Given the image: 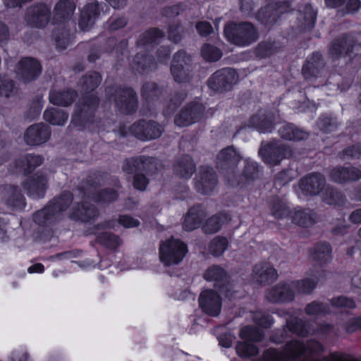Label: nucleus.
Masks as SVG:
<instances>
[{
    "mask_svg": "<svg viewBox=\"0 0 361 361\" xmlns=\"http://www.w3.org/2000/svg\"><path fill=\"white\" fill-rule=\"evenodd\" d=\"M204 278L207 281L215 282V287L228 298L233 296L231 285L226 280V273L221 267L214 265L206 270Z\"/></svg>",
    "mask_w": 361,
    "mask_h": 361,
    "instance_id": "obj_11",
    "label": "nucleus"
},
{
    "mask_svg": "<svg viewBox=\"0 0 361 361\" xmlns=\"http://www.w3.org/2000/svg\"><path fill=\"white\" fill-rule=\"evenodd\" d=\"M305 312L310 315H319L329 313V310L323 303L314 301L306 306Z\"/></svg>",
    "mask_w": 361,
    "mask_h": 361,
    "instance_id": "obj_54",
    "label": "nucleus"
},
{
    "mask_svg": "<svg viewBox=\"0 0 361 361\" xmlns=\"http://www.w3.org/2000/svg\"><path fill=\"white\" fill-rule=\"evenodd\" d=\"M258 169L257 164L255 162L245 160V166L243 173V178L246 181L253 180L257 175Z\"/></svg>",
    "mask_w": 361,
    "mask_h": 361,
    "instance_id": "obj_57",
    "label": "nucleus"
},
{
    "mask_svg": "<svg viewBox=\"0 0 361 361\" xmlns=\"http://www.w3.org/2000/svg\"><path fill=\"white\" fill-rule=\"evenodd\" d=\"M118 223L125 228H133L136 227L140 224L137 219H133V217L128 215L120 216L118 219Z\"/></svg>",
    "mask_w": 361,
    "mask_h": 361,
    "instance_id": "obj_63",
    "label": "nucleus"
},
{
    "mask_svg": "<svg viewBox=\"0 0 361 361\" xmlns=\"http://www.w3.org/2000/svg\"><path fill=\"white\" fill-rule=\"evenodd\" d=\"M228 245V243L226 238L217 236L210 242L209 250L212 255L218 257L225 252Z\"/></svg>",
    "mask_w": 361,
    "mask_h": 361,
    "instance_id": "obj_46",
    "label": "nucleus"
},
{
    "mask_svg": "<svg viewBox=\"0 0 361 361\" xmlns=\"http://www.w3.org/2000/svg\"><path fill=\"white\" fill-rule=\"evenodd\" d=\"M129 130L137 138L146 141L159 137L163 128L155 121L142 120L134 123Z\"/></svg>",
    "mask_w": 361,
    "mask_h": 361,
    "instance_id": "obj_5",
    "label": "nucleus"
},
{
    "mask_svg": "<svg viewBox=\"0 0 361 361\" xmlns=\"http://www.w3.org/2000/svg\"><path fill=\"white\" fill-rule=\"evenodd\" d=\"M163 37L164 34L161 30L157 28L150 29L140 37V43L145 45L147 44L157 42L159 39L162 38Z\"/></svg>",
    "mask_w": 361,
    "mask_h": 361,
    "instance_id": "obj_52",
    "label": "nucleus"
},
{
    "mask_svg": "<svg viewBox=\"0 0 361 361\" xmlns=\"http://www.w3.org/2000/svg\"><path fill=\"white\" fill-rule=\"evenodd\" d=\"M265 298L271 302H288L294 299L295 293L290 283H280L269 288Z\"/></svg>",
    "mask_w": 361,
    "mask_h": 361,
    "instance_id": "obj_20",
    "label": "nucleus"
},
{
    "mask_svg": "<svg viewBox=\"0 0 361 361\" xmlns=\"http://www.w3.org/2000/svg\"><path fill=\"white\" fill-rule=\"evenodd\" d=\"M50 16V7L44 4H38L28 8L25 15V20L32 26L43 27L49 21Z\"/></svg>",
    "mask_w": 361,
    "mask_h": 361,
    "instance_id": "obj_13",
    "label": "nucleus"
},
{
    "mask_svg": "<svg viewBox=\"0 0 361 361\" xmlns=\"http://www.w3.org/2000/svg\"><path fill=\"white\" fill-rule=\"evenodd\" d=\"M266 7L262 8L259 12V17H262L266 23L275 21L280 14L286 12L289 7L288 0H271Z\"/></svg>",
    "mask_w": 361,
    "mask_h": 361,
    "instance_id": "obj_23",
    "label": "nucleus"
},
{
    "mask_svg": "<svg viewBox=\"0 0 361 361\" xmlns=\"http://www.w3.org/2000/svg\"><path fill=\"white\" fill-rule=\"evenodd\" d=\"M332 180L338 183L355 181L361 178V171L353 166H339L334 168L330 172Z\"/></svg>",
    "mask_w": 361,
    "mask_h": 361,
    "instance_id": "obj_24",
    "label": "nucleus"
},
{
    "mask_svg": "<svg viewBox=\"0 0 361 361\" xmlns=\"http://www.w3.org/2000/svg\"><path fill=\"white\" fill-rule=\"evenodd\" d=\"M231 216L226 213H219L208 219L203 226L205 233H214L217 232L223 224L231 221Z\"/></svg>",
    "mask_w": 361,
    "mask_h": 361,
    "instance_id": "obj_39",
    "label": "nucleus"
},
{
    "mask_svg": "<svg viewBox=\"0 0 361 361\" xmlns=\"http://www.w3.org/2000/svg\"><path fill=\"white\" fill-rule=\"evenodd\" d=\"M323 66L322 56L319 53H314L303 66L302 73L305 78L316 76L319 69Z\"/></svg>",
    "mask_w": 361,
    "mask_h": 361,
    "instance_id": "obj_41",
    "label": "nucleus"
},
{
    "mask_svg": "<svg viewBox=\"0 0 361 361\" xmlns=\"http://www.w3.org/2000/svg\"><path fill=\"white\" fill-rule=\"evenodd\" d=\"M238 355L242 357L255 356L258 353V348L247 341L238 342L235 347Z\"/></svg>",
    "mask_w": 361,
    "mask_h": 361,
    "instance_id": "obj_48",
    "label": "nucleus"
},
{
    "mask_svg": "<svg viewBox=\"0 0 361 361\" xmlns=\"http://www.w3.org/2000/svg\"><path fill=\"white\" fill-rule=\"evenodd\" d=\"M72 201V194L63 192L60 197L54 198L44 209L37 212L33 216L34 221L39 225L51 223L69 207Z\"/></svg>",
    "mask_w": 361,
    "mask_h": 361,
    "instance_id": "obj_2",
    "label": "nucleus"
},
{
    "mask_svg": "<svg viewBox=\"0 0 361 361\" xmlns=\"http://www.w3.org/2000/svg\"><path fill=\"white\" fill-rule=\"evenodd\" d=\"M184 99H185V95L183 94L175 95L167 103L166 108L164 111V114H166V115L171 114L177 109V107L181 104V102L183 101Z\"/></svg>",
    "mask_w": 361,
    "mask_h": 361,
    "instance_id": "obj_60",
    "label": "nucleus"
},
{
    "mask_svg": "<svg viewBox=\"0 0 361 361\" xmlns=\"http://www.w3.org/2000/svg\"><path fill=\"white\" fill-rule=\"evenodd\" d=\"M161 91L154 82L145 83L142 90V95L147 100H153L159 96Z\"/></svg>",
    "mask_w": 361,
    "mask_h": 361,
    "instance_id": "obj_53",
    "label": "nucleus"
},
{
    "mask_svg": "<svg viewBox=\"0 0 361 361\" xmlns=\"http://www.w3.org/2000/svg\"><path fill=\"white\" fill-rule=\"evenodd\" d=\"M259 153L264 162L274 166L279 164L284 158L290 156L291 151L280 142H273L261 149Z\"/></svg>",
    "mask_w": 361,
    "mask_h": 361,
    "instance_id": "obj_9",
    "label": "nucleus"
},
{
    "mask_svg": "<svg viewBox=\"0 0 361 361\" xmlns=\"http://www.w3.org/2000/svg\"><path fill=\"white\" fill-rule=\"evenodd\" d=\"M279 133L282 138L292 141L303 140L309 136L307 131L290 123L282 125Z\"/></svg>",
    "mask_w": 361,
    "mask_h": 361,
    "instance_id": "obj_35",
    "label": "nucleus"
},
{
    "mask_svg": "<svg viewBox=\"0 0 361 361\" xmlns=\"http://www.w3.org/2000/svg\"><path fill=\"white\" fill-rule=\"evenodd\" d=\"M195 169L193 160L188 155L179 158L173 166L175 174L184 179L190 178L194 173Z\"/></svg>",
    "mask_w": 361,
    "mask_h": 361,
    "instance_id": "obj_34",
    "label": "nucleus"
},
{
    "mask_svg": "<svg viewBox=\"0 0 361 361\" xmlns=\"http://www.w3.org/2000/svg\"><path fill=\"white\" fill-rule=\"evenodd\" d=\"M154 164L152 157H139L125 160L123 170L127 173H137L138 171H149Z\"/></svg>",
    "mask_w": 361,
    "mask_h": 361,
    "instance_id": "obj_26",
    "label": "nucleus"
},
{
    "mask_svg": "<svg viewBox=\"0 0 361 361\" xmlns=\"http://www.w3.org/2000/svg\"><path fill=\"white\" fill-rule=\"evenodd\" d=\"M101 81L102 77L98 73H89L81 80L82 89L85 92L92 91L100 84Z\"/></svg>",
    "mask_w": 361,
    "mask_h": 361,
    "instance_id": "obj_44",
    "label": "nucleus"
},
{
    "mask_svg": "<svg viewBox=\"0 0 361 361\" xmlns=\"http://www.w3.org/2000/svg\"><path fill=\"white\" fill-rule=\"evenodd\" d=\"M325 178L320 173H310L300 180L299 188L304 195H317L323 190Z\"/></svg>",
    "mask_w": 361,
    "mask_h": 361,
    "instance_id": "obj_16",
    "label": "nucleus"
},
{
    "mask_svg": "<svg viewBox=\"0 0 361 361\" xmlns=\"http://www.w3.org/2000/svg\"><path fill=\"white\" fill-rule=\"evenodd\" d=\"M312 276L313 279L306 278L290 282L295 295L296 294H310L312 292L316 287L317 281L322 276V274H314Z\"/></svg>",
    "mask_w": 361,
    "mask_h": 361,
    "instance_id": "obj_36",
    "label": "nucleus"
},
{
    "mask_svg": "<svg viewBox=\"0 0 361 361\" xmlns=\"http://www.w3.org/2000/svg\"><path fill=\"white\" fill-rule=\"evenodd\" d=\"M75 9V5L72 0H60L54 10V23H63L69 20Z\"/></svg>",
    "mask_w": 361,
    "mask_h": 361,
    "instance_id": "obj_31",
    "label": "nucleus"
},
{
    "mask_svg": "<svg viewBox=\"0 0 361 361\" xmlns=\"http://www.w3.org/2000/svg\"><path fill=\"white\" fill-rule=\"evenodd\" d=\"M216 183L217 178L214 170L207 166L201 167L195 180L197 191L202 194H209L214 189Z\"/></svg>",
    "mask_w": 361,
    "mask_h": 361,
    "instance_id": "obj_19",
    "label": "nucleus"
},
{
    "mask_svg": "<svg viewBox=\"0 0 361 361\" xmlns=\"http://www.w3.org/2000/svg\"><path fill=\"white\" fill-rule=\"evenodd\" d=\"M187 252V245L180 240L174 238L162 242L159 246V258L165 266L179 264Z\"/></svg>",
    "mask_w": 361,
    "mask_h": 361,
    "instance_id": "obj_3",
    "label": "nucleus"
},
{
    "mask_svg": "<svg viewBox=\"0 0 361 361\" xmlns=\"http://www.w3.org/2000/svg\"><path fill=\"white\" fill-rule=\"evenodd\" d=\"M115 103L119 110L123 114H132L137 107V99L135 92L130 88L116 90Z\"/></svg>",
    "mask_w": 361,
    "mask_h": 361,
    "instance_id": "obj_15",
    "label": "nucleus"
},
{
    "mask_svg": "<svg viewBox=\"0 0 361 361\" xmlns=\"http://www.w3.org/2000/svg\"><path fill=\"white\" fill-rule=\"evenodd\" d=\"M331 247L327 243H320L310 251V257L318 264L326 263L331 259Z\"/></svg>",
    "mask_w": 361,
    "mask_h": 361,
    "instance_id": "obj_38",
    "label": "nucleus"
},
{
    "mask_svg": "<svg viewBox=\"0 0 361 361\" xmlns=\"http://www.w3.org/2000/svg\"><path fill=\"white\" fill-rule=\"evenodd\" d=\"M252 318L257 324L264 328L270 327L273 322L271 317L259 311L252 312Z\"/></svg>",
    "mask_w": 361,
    "mask_h": 361,
    "instance_id": "obj_58",
    "label": "nucleus"
},
{
    "mask_svg": "<svg viewBox=\"0 0 361 361\" xmlns=\"http://www.w3.org/2000/svg\"><path fill=\"white\" fill-rule=\"evenodd\" d=\"M99 99L94 94L85 95L82 102L77 104L75 114L73 115L71 123L74 126H80L87 116L90 115L98 106Z\"/></svg>",
    "mask_w": 361,
    "mask_h": 361,
    "instance_id": "obj_14",
    "label": "nucleus"
},
{
    "mask_svg": "<svg viewBox=\"0 0 361 361\" xmlns=\"http://www.w3.org/2000/svg\"><path fill=\"white\" fill-rule=\"evenodd\" d=\"M341 157H350L351 159H359L361 158V144L353 145L345 149Z\"/></svg>",
    "mask_w": 361,
    "mask_h": 361,
    "instance_id": "obj_61",
    "label": "nucleus"
},
{
    "mask_svg": "<svg viewBox=\"0 0 361 361\" xmlns=\"http://www.w3.org/2000/svg\"><path fill=\"white\" fill-rule=\"evenodd\" d=\"M42 71L38 61L32 57L22 59L16 65L15 72L19 80L25 82L36 79Z\"/></svg>",
    "mask_w": 361,
    "mask_h": 361,
    "instance_id": "obj_8",
    "label": "nucleus"
},
{
    "mask_svg": "<svg viewBox=\"0 0 361 361\" xmlns=\"http://www.w3.org/2000/svg\"><path fill=\"white\" fill-rule=\"evenodd\" d=\"M199 304L202 311L210 316H217L221 311V298L212 290L202 292L199 298Z\"/></svg>",
    "mask_w": 361,
    "mask_h": 361,
    "instance_id": "obj_18",
    "label": "nucleus"
},
{
    "mask_svg": "<svg viewBox=\"0 0 361 361\" xmlns=\"http://www.w3.org/2000/svg\"><path fill=\"white\" fill-rule=\"evenodd\" d=\"M147 183L148 181L144 175L140 173H136L135 175L133 185L136 189L144 190H145Z\"/></svg>",
    "mask_w": 361,
    "mask_h": 361,
    "instance_id": "obj_64",
    "label": "nucleus"
},
{
    "mask_svg": "<svg viewBox=\"0 0 361 361\" xmlns=\"http://www.w3.org/2000/svg\"><path fill=\"white\" fill-rule=\"evenodd\" d=\"M270 209L272 216L276 219L289 217L291 212L286 202L279 197H274L272 199L270 202Z\"/></svg>",
    "mask_w": 361,
    "mask_h": 361,
    "instance_id": "obj_42",
    "label": "nucleus"
},
{
    "mask_svg": "<svg viewBox=\"0 0 361 361\" xmlns=\"http://www.w3.org/2000/svg\"><path fill=\"white\" fill-rule=\"evenodd\" d=\"M240 336L246 341H259L263 337L262 331L256 327L250 326L242 328L240 331Z\"/></svg>",
    "mask_w": 361,
    "mask_h": 361,
    "instance_id": "obj_47",
    "label": "nucleus"
},
{
    "mask_svg": "<svg viewBox=\"0 0 361 361\" xmlns=\"http://www.w3.org/2000/svg\"><path fill=\"white\" fill-rule=\"evenodd\" d=\"M50 135V128L40 123L30 126L25 133L24 139L27 145L35 146L46 142Z\"/></svg>",
    "mask_w": 361,
    "mask_h": 361,
    "instance_id": "obj_17",
    "label": "nucleus"
},
{
    "mask_svg": "<svg viewBox=\"0 0 361 361\" xmlns=\"http://www.w3.org/2000/svg\"><path fill=\"white\" fill-rule=\"evenodd\" d=\"M289 218L293 224L302 227H310L317 221V214L314 211L301 207L291 210Z\"/></svg>",
    "mask_w": 361,
    "mask_h": 361,
    "instance_id": "obj_27",
    "label": "nucleus"
},
{
    "mask_svg": "<svg viewBox=\"0 0 361 361\" xmlns=\"http://www.w3.org/2000/svg\"><path fill=\"white\" fill-rule=\"evenodd\" d=\"M287 326L290 331L302 336H305L310 333V329L305 326L300 320H295V322L293 320H288Z\"/></svg>",
    "mask_w": 361,
    "mask_h": 361,
    "instance_id": "obj_55",
    "label": "nucleus"
},
{
    "mask_svg": "<svg viewBox=\"0 0 361 361\" xmlns=\"http://www.w3.org/2000/svg\"><path fill=\"white\" fill-rule=\"evenodd\" d=\"M206 216V212L200 205L191 207L185 216L183 227L186 231H193L198 228Z\"/></svg>",
    "mask_w": 361,
    "mask_h": 361,
    "instance_id": "obj_30",
    "label": "nucleus"
},
{
    "mask_svg": "<svg viewBox=\"0 0 361 361\" xmlns=\"http://www.w3.org/2000/svg\"><path fill=\"white\" fill-rule=\"evenodd\" d=\"M252 276L259 283H265L275 280L277 277L276 269L268 263L256 264L252 271Z\"/></svg>",
    "mask_w": 361,
    "mask_h": 361,
    "instance_id": "obj_32",
    "label": "nucleus"
},
{
    "mask_svg": "<svg viewBox=\"0 0 361 361\" xmlns=\"http://www.w3.org/2000/svg\"><path fill=\"white\" fill-rule=\"evenodd\" d=\"M97 240L100 243L111 249H116L121 243V240L117 235L108 232L99 234L97 236Z\"/></svg>",
    "mask_w": 361,
    "mask_h": 361,
    "instance_id": "obj_49",
    "label": "nucleus"
},
{
    "mask_svg": "<svg viewBox=\"0 0 361 361\" xmlns=\"http://www.w3.org/2000/svg\"><path fill=\"white\" fill-rule=\"evenodd\" d=\"M331 304L332 307L336 308L353 309L355 307L354 300L345 296H339L333 298L331 301Z\"/></svg>",
    "mask_w": 361,
    "mask_h": 361,
    "instance_id": "obj_56",
    "label": "nucleus"
},
{
    "mask_svg": "<svg viewBox=\"0 0 361 361\" xmlns=\"http://www.w3.org/2000/svg\"><path fill=\"white\" fill-rule=\"evenodd\" d=\"M75 97V91L52 90L49 92V99L54 105L67 106L73 103Z\"/></svg>",
    "mask_w": 361,
    "mask_h": 361,
    "instance_id": "obj_37",
    "label": "nucleus"
},
{
    "mask_svg": "<svg viewBox=\"0 0 361 361\" xmlns=\"http://www.w3.org/2000/svg\"><path fill=\"white\" fill-rule=\"evenodd\" d=\"M42 162L43 158L40 155L27 154L16 161L12 171L14 173H30L37 166L41 165Z\"/></svg>",
    "mask_w": 361,
    "mask_h": 361,
    "instance_id": "obj_28",
    "label": "nucleus"
},
{
    "mask_svg": "<svg viewBox=\"0 0 361 361\" xmlns=\"http://www.w3.org/2000/svg\"><path fill=\"white\" fill-rule=\"evenodd\" d=\"M97 215V211L95 207L87 202H85L81 206L78 204L73 207L69 217L72 219L88 222L94 219Z\"/></svg>",
    "mask_w": 361,
    "mask_h": 361,
    "instance_id": "obj_33",
    "label": "nucleus"
},
{
    "mask_svg": "<svg viewBox=\"0 0 361 361\" xmlns=\"http://www.w3.org/2000/svg\"><path fill=\"white\" fill-rule=\"evenodd\" d=\"M202 57L209 61H216L221 57V51L210 44H204L201 50Z\"/></svg>",
    "mask_w": 361,
    "mask_h": 361,
    "instance_id": "obj_51",
    "label": "nucleus"
},
{
    "mask_svg": "<svg viewBox=\"0 0 361 361\" xmlns=\"http://www.w3.org/2000/svg\"><path fill=\"white\" fill-rule=\"evenodd\" d=\"M14 92V85L12 80L0 77V95L6 97H10Z\"/></svg>",
    "mask_w": 361,
    "mask_h": 361,
    "instance_id": "obj_59",
    "label": "nucleus"
},
{
    "mask_svg": "<svg viewBox=\"0 0 361 361\" xmlns=\"http://www.w3.org/2000/svg\"><path fill=\"white\" fill-rule=\"evenodd\" d=\"M204 107L199 102H192L187 105L176 116L174 122L179 127L188 126L199 121L204 114Z\"/></svg>",
    "mask_w": 361,
    "mask_h": 361,
    "instance_id": "obj_10",
    "label": "nucleus"
},
{
    "mask_svg": "<svg viewBox=\"0 0 361 361\" xmlns=\"http://www.w3.org/2000/svg\"><path fill=\"white\" fill-rule=\"evenodd\" d=\"M307 350L310 353H317L322 350V346L315 341H309L306 346L298 341H292L286 345L282 351L275 349L266 350L263 353V361L293 360L302 355Z\"/></svg>",
    "mask_w": 361,
    "mask_h": 361,
    "instance_id": "obj_1",
    "label": "nucleus"
},
{
    "mask_svg": "<svg viewBox=\"0 0 361 361\" xmlns=\"http://www.w3.org/2000/svg\"><path fill=\"white\" fill-rule=\"evenodd\" d=\"M92 186L90 187V189L85 188V190L88 191H85L84 194L96 202H111L118 197V194L114 190H106L102 193L95 195L94 193H92Z\"/></svg>",
    "mask_w": 361,
    "mask_h": 361,
    "instance_id": "obj_43",
    "label": "nucleus"
},
{
    "mask_svg": "<svg viewBox=\"0 0 361 361\" xmlns=\"http://www.w3.org/2000/svg\"><path fill=\"white\" fill-rule=\"evenodd\" d=\"M250 122L260 133L271 132L273 124L271 120L259 116H254L251 118Z\"/></svg>",
    "mask_w": 361,
    "mask_h": 361,
    "instance_id": "obj_50",
    "label": "nucleus"
},
{
    "mask_svg": "<svg viewBox=\"0 0 361 361\" xmlns=\"http://www.w3.org/2000/svg\"><path fill=\"white\" fill-rule=\"evenodd\" d=\"M237 81L234 69L225 68L216 71L208 80V86L216 92L230 90Z\"/></svg>",
    "mask_w": 361,
    "mask_h": 361,
    "instance_id": "obj_6",
    "label": "nucleus"
},
{
    "mask_svg": "<svg viewBox=\"0 0 361 361\" xmlns=\"http://www.w3.org/2000/svg\"><path fill=\"white\" fill-rule=\"evenodd\" d=\"M322 200L330 205H341L344 203L343 195L336 190L328 188L322 194Z\"/></svg>",
    "mask_w": 361,
    "mask_h": 361,
    "instance_id": "obj_45",
    "label": "nucleus"
},
{
    "mask_svg": "<svg viewBox=\"0 0 361 361\" xmlns=\"http://www.w3.org/2000/svg\"><path fill=\"white\" fill-rule=\"evenodd\" d=\"M190 57L183 51H179L175 54L171 66V72L176 82L181 83L187 82L190 79Z\"/></svg>",
    "mask_w": 361,
    "mask_h": 361,
    "instance_id": "obj_7",
    "label": "nucleus"
},
{
    "mask_svg": "<svg viewBox=\"0 0 361 361\" xmlns=\"http://www.w3.org/2000/svg\"><path fill=\"white\" fill-rule=\"evenodd\" d=\"M47 180L41 173H37L27 181L23 183V188L29 197L39 199L44 196L47 190Z\"/></svg>",
    "mask_w": 361,
    "mask_h": 361,
    "instance_id": "obj_22",
    "label": "nucleus"
},
{
    "mask_svg": "<svg viewBox=\"0 0 361 361\" xmlns=\"http://www.w3.org/2000/svg\"><path fill=\"white\" fill-rule=\"evenodd\" d=\"M0 199L12 209H21L25 206V197L20 190L13 185H4L0 188Z\"/></svg>",
    "mask_w": 361,
    "mask_h": 361,
    "instance_id": "obj_12",
    "label": "nucleus"
},
{
    "mask_svg": "<svg viewBox=\"0 0 361 361\" xmlns=\"http://www.w3.org/2000/svg\"><path fill=\"white\" fill-rule=\"evenodd\" d=\"M224 35L228 41L242 47L247 46L257 39L256 30L249 23L228 24L224 27Z\"/></svg>",
    "mask_w": 361,
    "mask_h": 361,
    "instance_id": "obj_4",
    "label": "nucleus"
},
{
    "mask_svg": "<svg viewBox=\"0 0 361 361\" xmlns=\"http://www.w3.org/2000/svg\"><path fill=\"white\" fill-rule=\"evenodd\" d=\"M355 50L357 53L361 51L360 44H352L345 37L337 39L334 41L329 49V54L333 58H338L345 54H349Z\"/></svg>",
    "mask_w": 361,
    "mask_h": 361,
    "instance_id": "obj_29",
    "label": "nucleus"
},
{
    "mask_svg": "<svg viewBox=\"0 0 361 361\" xmlns=\"http://www.w3.org/2000/svg\"><path fill=\"white\" fill-rule=\"evenodd\" d=\"M183 29L179 25H171L169 29V37L174 42H178L182 36Z\"/></svg>",
    "mask_w": 361,
    "mask_h": 361,
    "instance_id": "obj_62",
    "label": "nucleus"
},
{
    "mask_svg": "<svg viewBox=\"0 0 361 361\" xmlns=\"http://www.w3.org/2000/svg\"><path fill=\"white\" fill-rule=\"evenodd\" d=\"M243 159L242 156L233 147L221 149L216 155V167L221 169L233 170Z\"/></svg>",
    "mask_w": 361,
    "mask_h": 361,
    "instance_id": "obj_21",
    "label": "nucleus"
},
{
    "mask_svg": "<svg viewBox=\"0 0 361 361\" xmlns=\"http://www.w3.org/2000/svg\"><path fill=\"white\" fill-rule=\"evenodd\" d=\"M43 117L51 125L63 126L68 120V114L63 110L51 107L45 110Z\"/></svg>",
    "mask_w": 361,
    "mask_h": 361,
    "instance_id": "obj_40",
    "label": "nucleus"
},
{
    "mask_svg": "<svg viewBox=\"0 0 361 361\" xmlns=\"http://www.w3.org/2000/svg\"><path fill=\"white\" fill-rule=\"evenodd\" d=\"M99 14V6L97 2L87 4L81 11L79 27L82 31H87L95 23Z\"/></svg>",
    "mask_w": 361,
    "mask_h": 361,
    "instance_id": "obj_25",
    "label": "nucleus"
}]
</instances>
